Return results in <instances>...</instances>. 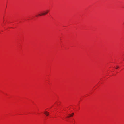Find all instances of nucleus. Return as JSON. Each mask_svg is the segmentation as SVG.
Returning a JSON list of instances; mask_svg holds the SVG:
<instances>
[{
    "label": "nucleus",
    "instance_id": "obj_1",
    "mask_svg": "<svg viewBox=\"0 0 124 124\" xmlns=\"http://www.w3.org/2000/svg\"><path fill=\"white\" fill-rule=\"evenodd\" d=\"M49 12V11L48 10H47L45 13L40 14H39L36 15V16H38L42 15H45L47 14Z\"/></svg>",
    "mask_w": 124,
    "mask_h": 124
},
{
    "label": "nucleus",
    "instance_id": "obj_2",
    "mask_svg": "<svg viewBox=\"0 0 124 124\" xmlns=\"http://www.w3.org/2000/svg\"><path fill=\"white\" fill-rule=\"evenodd\" d=\"M74 115V113H72V114L69 115V116H68L67 117V118H69L71 117L72 116Z\"/></svg>",
    "mask_w": 124,
    "mask_h": 124
},
{
    "label": "nucleus",
    "instance_id": "obj_3",
    "mask_svg": "<svg viewBox=\"0 0 124 124\" xmlns=\"http://www.w3.org/2000/svg\"><path fill=\"white\" fill-rule=\"evenodd\" d=\"M44 114L46 116H48L49 114V113L47 111H45L44 112Z\"/></svg>",
    "mask_w": 124,
    "mask_h": 124
},
{
    "label": "nucleus",
    "instance_id": "obj_4",
    "mask_svg": "<svg viewBox=\"0 0 124 124\" xmlns=\"http://www.w3.org/2000/svg\"><path fill=\"white\" fill-rule=\"evenodd\" d=\"M118 67H119L118 66H117L116 68V69H117L118 68Z\"/></svg>",
    "mask_w": 124,
    "mask_h": 124
}]
</instances>
